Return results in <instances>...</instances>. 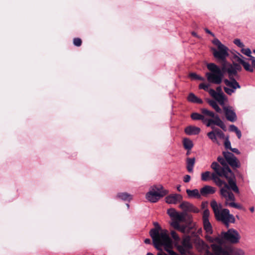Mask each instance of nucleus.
<instances>
[{"label": "nucleus", "mask_w": 255, "mask_h": 255, "mask_svg": "<svg viewBox=\"0 0 255 255\" xmlns=\"http://www.w3.org/2000/svg\"><path fill=\"white\" fill-rule=\"evenodd\" d=\"M224 76L228 79H224V84L227 87H224V92L227 94L231 95L235 93L237 89L241 88L237 80L240 78L239 74L231 63H227L224 60Z\"/></svg>", "instance_id": "f257e3e1"}, {"label": "nucleus", "mask_w": 255, "mask_h": 255, "mask_svg": "<svg viewBox=\"0 0 255 255\" xmlns=\"http://www.w3.org/2000/svg\"><path fill=\"white\" fill-rule=\"evenodd\" d=\"M212 118L213 119H207L206 122V126L211 127L212 129V131L207 133V135L213 143L220 145L221 143L220 140H223V131L215 126H218L223 129V122L217 115H215L214 117Z\"/></svg>", "instance_id": "f03ea898"}, {"label": "nucleus", "mask_w": 255, "mask_h": 255, "mask_svg": "<svg viewBox=\"0 0 255 255\" xmlns=\"http://www.w3.org/2000/svg\"><path fill=\"white\" fill-rule=\"evenodd\" d=\"M218 162L214 161L211 165L214 172L211 174V178L215 184L220 187V194L223 197V180L221 178L223 177V157L219 156L217 158Z\"/></svg>", "instance_id": "7ed1b4c3"}, {"label": "nucleus", "mask_w": 255, "mask_h": 255, "mask_svg": "<svg viewBox=\"0 0 255 255\" xmlns=\"http://www.w3.org/2000/svg\"><path fill=\"white\" fill-rule=\"evenodd\" d=\"M207 68L209 72L205 73V76L210 83L220 84L223 78V65L220 67L213 63H207Z\"/></svg>", "instance_id": "20e7f679"}, {"label": "nucleus", "mask_w": 255, "mask_h": 255, "mask_svg": "<svg viewBox=\"0 0 255 255\" xmlns=\"http://www.w3.org/2000/svg\"><path fill=\"white\" fill-rule=\"evenodd\" d=\"M224 178L227 182L224 181V189L232 191L235 193H239V189L237 185L236 179L234 173L232 172L229 165L224 162Z\"/></svg>", "instance_id": "39448f33"}, {"label": "nucleus", "mask_w": 255, "mask_h": 255, "mask_svg": "<svg viewBox=\"0 0 255 255\" xmlns=\"http://www.w3.org/2000/svg\"><path fill=\"white\" fill-rule=\"evenodd\" d=\"M151 190L146 194V198L151 203L157 202L161 198L167 195L168 191L163 189L161 185H154Z\"/></svg>", "instance_id": "423d86ee"}, {"label": "nucleus", "mask_w": 255, "mask_h": 255, "mask_svg": "<svg viewBox=\"0 0 255 255\" xmlns=\"http://www.w3.org/2000/svg\"><path fill=\"white\" fill-rule=\"evenodd\" d=\"M154 248L159 251H161V246L164 247V250H170L172 248V241L169 237L166 231H163L160 234V237L156 239L155 243H153Z\"/></svg>", "instance_id": "0eeeda50"}, {"label": "nucleus", "mask_w": 255, "mask_h": 255, "mask_svg": "<svg viewBox=\"0 0 255 255\" xmlns=\"http://www.w3.org/2000/svg\"><path fill=\"white\" fill-rule=\"evenodd\" d=\"M241 236L235 229H229L227 232H224V244L236 245L240 242Z\"/></svg>", "instance_id": "6e6552de"}, {"label": "nucleus", "mask_w": 255, "mask_h": 255, "mask_svg": "<svg viewBox=\"0 0 255 255\" xmlns=\"http://www.w3.org/2000/svg\"><path fill=\"white\" fill-rule=\"evenodd\" d=\"M208 240L210 242L217 243L219 244H212L211 248L215 255H223V248L221 246L223 245V230L220 232V237L213 238L211 237H208Z\"/></svg>", "instance_id": "1a4fd4ad"}, {"label": "nucleus", "mask_w": 255, "mask_h": 255, "mask_svg": "<svg viewBox=\"0 0 255 255\" xmlns=\"http://www.w3.org/2000/svg\"><path fill=\"white\" fill-rule=\"evenodd\" d=\"M227 101V97L224 95V105ZM224 116L228 121L231 122H235L237 120L236 114L233 107L224 105Z\"/></svg>", "instance_id": "9d476101"}, {"label": "nucleus", "mask_w": 255, "mask_h": 255, "mask_svg": "<svg viewBox=\"0 0 255 255\" xmlns=\"http://www.w3.org/2000/svg\"><path fill=\"white\" fill-rule=\"evenodd\" d=\"M212 207L217 220L223 222V208L221 203L218 204L215 200L211 202Z\"/></svg>", "instance_id": "9b49d317"}, {"label": "nucleus", "mask_w": 255, "mask_h": 255, "mask_svg": "<svg viewBox=\"0 0 255 255\" xmlns=\"http://www.w3.org/2000/svg\"><path fill=\"white\" fill-rule=\"evenodd\" d=\"M224 160L228 165H230L233 169H236L240 166V163L237 158L231 152H224Z\"/></svg>", "instance_id": "f8f14e48"}, {"label": "nucleus", "mask_w": 255, "mask_h": 255, "mask_svg": "<svg viewBox=\"0 0 255 255\" xmlns=\"http://www.w3.org/2000/svg\"><path fill=\"white\" fill-rule=\"evenodd\" d=\"M234 245L224 244V255H244L245 253L243 250Z\"/></svg>", "instance_id": "ddd939ff"}, {"label": "nucleus", "mask_w": 255, "mask_h": 255, "mask_svg": "<svg viewBox=\"0 0 255 255\" xmlns=\"http://www.w3.org/2000/svg\"><path fill=\"white\" fill-rule=\"evenodd\" d=\"M209 91L210 95L217 101L219 104L223 107V92H222L221 87H217L216 91L213 89H210Z\"/></svg>", "instance_id": "4468645a"}, {"label": "nucleus", "mask_w": 255, "mask_h": 255, "mask_svg": "<svg viewBox=\"0 0 255 255\" xmlns=\"http://www.w3.org/2000/svg\"><path fill=\"white\" fill-rule=\"evenodd\" d=\"M153 225L155 227L150 230L149 235L152 239L153 243H155L156 239L160 237V234L165 230L162 231L161 227L157 222H154Z\"/></svg>", "instance_id": "2eb2a0df"}, {"label": "nucleus", "mask_w": 255, "mask_h": 255, "mask_svg": "<svg viewBox=\"0 0 255 255\" xmlns=\"http://www.w3.org/2000/svg\"><path fill=\"white\" fill-rule=\"evenodd\" d=\"M179 207L183 210V212L186 213L187 212H191L197 213L199 210L195 207L193 204L187 201H184L179 205Z\"/></svg>", "instance_id": "dca6fc26"}, {"label": "nucleus", "mask_w": 255, "mask_h": 255, "mask_svg": "<svg viewBox=\"0 0 255 255\" xmlns=\"http://www.w3.org/2000/svg\"><path fill=\"white\" fill-rule=\"evenodd\" d=\"M235 218L234 216L230 213V211L228 209H224V226L229 228L230 223H234Z\"/></svg>", "instance_id": "f3484780"}, {"label": "nucleus", "mask_w": 255, "mask_h": 255, "mask_svg": "<svg viewBox=\"0 0 255 255\" xmlns=\"http://www.w3.org/2000/svg\"><path fill=\"white\" fill-rule=\"evenodd\" d=\"M165 200L166 202L168 204H176L182 200V196L178 194L169 195L165 198Z\"/></svg>", "instance_id": "a211bd4d"}, {"label": "nucleus", "mask_w": 255, "mask_h": 255, "mask_svg": "<svg viewBox=\"0 0 255 255\" xmlns=\"http://www.w3.org/2000/svg\"><path fill=\"white\" fill-rule=\"evenodd\" d=\"M200 131L199 128L192 126L187 127L184 130L185 133L189 135H197Z\"/></svg>", "instance_id": "6ab92c4d"}, {"label": "nucleus", "mask_w": 255, "mask_h": 255, "mask_svg": "<svg viewBox=\"0 0 255 255\" xmlns=\"http://www.w3.org/2000/svg\"><path fill=\"white\" fill-rule=\"evenodd\" d=\"M215 192L214 188L209 185H205L200 189V194L203 196L213 194Z\"/></svg>", "instance_id": "aec40b11"}, {"label": "nucleus", "mask_w": 255, "mask_h": 255, "mask_svg": "<svg viewBox=\"0 0 255 255\" xmlns=\"http://www.w3.org/2000/svg\"><path fill=\"white\" fill-rule=\"evenodd\" d=\"M213 55L219 62H223V48L219 49L218 51L215 48H211Z\"/></svg>", "instance_id": "412c9836"}, {"label": "nucleus", "mask_w": 255, "mask_h": 255, "mask_svg": "<svg viewBox=\"0 0 255 255\" xmlns=\"http://www.w3.org/2000/svg\"><path fill=\"white\" fill-rule=\"evenodd\" d=\"M171 225L176 230L181 232L182 233H186L187 231V227L185 225H180L177 221H172Z\"/></svg>", "instance_id": "4be33fe9"}, {"label": "nucleus", "mask_w": 255, "mask_h": 255, "mask_svg": "<svg viewBox=\"0 0 255 255\" xmlns=\"http://www.w3.org/2000/svg\"><path fill=\"white\" fill-rule=\"evenodd\" d=\"M206 101L217 112L220 113L221 112V109L220 108L218 104L219 103L215 99H206Z\"/></svg>", "instance_id": "5701e85b"}, {"label": "nucleus", "mask_w": 255, "mask_h": 255, "mask_svg": "<svg viewBox=\"0 0 255 255\" xmlns=\"http://www.w3.org/2000/svg\"><path fill=\"white\" fill-rule=\"evenodd\" d=\"M186 193L190 198H195L197 199H200L201 198V194L197 189L193 190L187 189Z\"/></svg>", "instance_id": "b1692460"}, {"label": "nucleus", "mask_w": 255, "mask_h": 255, "mask_svg": "<svg viewBox=\"0 0 255 255\" xmlns=\"http://www.w3.org/2000/svg\"><path fill=\"white\" fill-rule=\"evenodd\" d=\"M182 246H184L186 250H191L193 248V245L191 243V238L190 236L185 237L182 241Z\"/></svg>", "instance_id": "393cba45"}, {"label": "nucleus", "mask_w": 255, "mask_h": 255, "mask_svg": "<svg viewBox=\"0 0 255 255\" xmlns=\"http://www.w3.org/2000/svg\"><path fill=\"white\" fill-rule=\"evenodd\" d=\"M116 198L123 201H130L132 199V196L127 192H122L118 193Z\"/></svg>", "instance_id": "a878e982"}, {"label": "nucleus", "mask_w": 255, "mask_h": 255, "mask_svg": "<svg viewBox=\"0 0 255 255\" xmlns=\"http://www.w3.org/2000/svg\"><path fill=\"white\" fill-rule=\"evenodd\" d=\"M195 162V158H187L186 160V167L187 170L189 172H192L193 167Z\"/></svg>", "instance_id": "bb28decb"}, {"label": "nucleus", "mask_w": 255, "mask_h": 255, "mask_svg": "<svg viewBox=\"0 0 255 255\" xmlns=\"http://www.w3.org/2000/svg\"><path fill=\"white\" fill-rule=\"evenodd\" d=\"M187 99L188 101L193 103L201 104L203 102L202 99L198 98L192 93L189 94Z\"/></svg>", "instance_id": "cd10ccee"}, {"label": "nucleus", "mask_w": 255, "mask_h": 255, "mask_svg": "<svg viewBox=\"0 0 255 255\" xmlns=\"http://www.w3.org/2000/svg\"><path fill=\"white\" fill-rule=\"evenodd\" d=\"M237 54L230 51L227 47L224 46V60L226 58H229L232 61L235 59Z\"/></svg>", "instance_id": "c85d7f7f"}, {"label": "nucleus", "mask_w": 255, "mask_h": 255, "mask_svg": "<svg viewBox=\"0 0 255 255\" xmlns=\"http://www.w3.org/2000/svg\"><path fill=\"white\" fill-rule=\"evenodd\" d=\"M186 213L184 212L178 213L177 212L174 217L173 218V221H177L179 222H184L185 220V216Z\"/></svg>", "instance_id": "c756f323"}, {"label": "nucleus", "mask_w": 255, "mask_h": 255, "mask_svg": "<svg viewBox=\"0 0 255 255\" xmlns=\"http://www.w3.org/2000/svg\"><path fill=\"white\" fill-rule=\"evenodd\" d=\"M224 198L226 202L235 201V197L234 194L231 191H227L224 189Z\"/></svg>", "instance_id": "7c9ffc66"}, {"label": "nucleus", "mask_w": 255, "mask_h": 255, "mask_svg": "<svg viewBox=\"0 0 255 255\" xmlns=\"http://www.w3.org/2000/svg\"><path fill=\"white\" fill-rule=\"evenodd\" d=\"M183 144L184 148L188 150H191L193 146L192 141L188 138H184L183 139Z\"/></svg>", "instance_id": "2f4dec72"}, {"label": "nucleus", "mask_w": 255, "mask_h": 255, "mask_svg": "<svg viewBox=\"0 0 255 255\" xmlns=\"http://www.w3.org/2000/svg\"><path fill=\"white\" fill-rule=\"evenodd\" d=\"M191 117L193 120H201L203 123L206 124L207 119L205 118L204 116L197 113H193L191 115Z\"/></svg>", "instance_id": "473e14b6"}, {"label": "nucleus", "mask_w": 255, "mask_h": 255, "mask_svg": "<svg viewBox=\"0 0 255 255\" xmlns=\"http://www.w3.org/2000/svg\"><path fill=\"white\" fill-rule=\"evenodd\" d=\"M204 229L206 232L209 234H211L213 232L212 225L209 222V220L203 221Z\"/></svg>", "instance_id": "72a5a7b5"}, {"label": "nucleus", "mask_w": 255, "mask_h": 255, "mask_svg": "<svg viewBox=\"0 0 255 255\" xmlns=\"http://www.w3.org/2000/svg\"><path fill=\"white\" fill-rule=\"evenodd\" d=\"M229 130L230 131L235 132L238 138L239 139L241 138L242 136L241 131H240V130L239 129V128L236 126H235L234 125H230L229 128Z\"/></svg>", "instance_id": "f704fd0d"}, {"label": "nucleus", "mask_w": 255, "mask_h": 255, "mask_svg": "<svg viewBox=\"0 0 255 255\" xmlns=\"http://www.w3.org/2000/svg\"><path fill=\"white\" fill-rule=\"evenodd\" d=\"M211 173L210 171H206L201 173V180L204 181H207L212 180Z\"/></svg>", "instance_id": "c9c22d12"}, {"label": "nucleus", "mask_w": 255, "mask_h": 255, "mask_svg": "<svg viewBox=\"0 0 255 255\" xmlns=\"http://www.w3.org/2000/svg\"><path fill=\"white\" fill-rule=\"evenodd\" d=\"M225 205L229 206V207H233L236 209H240V210L243 209V207H242V206L240 205L239 204L235 203L234 201H232L231 202H226V203L224 204V206Z\"/></svg>", "instance_id": "e433bc0d"}, {"label": "nucleus", "mask_w": 255, "mask_h": 255, "mask_svg": "<svg viewBox=\"0 0 255 255\" xmlns=\"http://www.w3.org/2000/svg\"><path fill=\"white\" fill-rule=\"evenodd\" d=\"M241 64L243 65L246 71L250 72H253L254 71V69L251 66L250 64L249 63L245 62L244 60L241 61Z\"/></svg>", "instance_id": "4c0bfd02"}, {"label": "nucleus", "mask_w": 255, "mask_h": 255, "mask_svg": "<svg viewBox=\"0 0 255 255\" xmlns=\"http://www.w3.org/2000/svg\"><path fill=\"white\" fill-rule=\"evenodd\" d=\"M237 53L238 54V55H236V57H235V59H234V60L232 61V64H234L235 63H237V62H239L240 64L241 63V61H243V59H242V58H244V57L241 54H240L239 53L237 52Z\"/></svg>", "instance_id": "58836bf2"}, {"label": "nucleus", "mask_w": 255, "mask_h": 255, "mask_svg": "<svg viewBox=\"0 0 255 255\" xmlns=\"http://www.w3.org/2000/svg\"><path fill=\"white\" fill-rule=\"evenodd\" d=\"M201 112L203 115L205 116H209L212 118L214 117V113L213 112L210 111L206 109H202L201 110Z\"/></svg>", "instance_id": "ea45409f"}, {"label": "nucleus", "mask_w": 255, "mask_h": 255, "mask_svg": "<svg viewBox=\"0 0 255 255\" xmlns=\"http://www.w3.org/2000/svg\"><path fill=\"white\" fill-rule=\"evenodd\" d=\"M212 43L217 46L218 49L223 48V44L217 38L214 39L212 40Z\"/></svg>", "instance_id": "a19ab883"}, {"label": "nucleus", "mask_w": 255, "mask_h": 255, "mask_svg": "<svg viewBox=\"0 0 255 255\" xmlns=\"http://www.w3.org/2000/svg\"><path fill=\"white\" fill-rule=\"evenodd\" d=\"M177 212L173 208H170L167 210V214L168 215L173 219Z\"/></svg>", "instance_id": "79ce46f5"}, {"label": "nucleus", "mask_w": 255, "mask_h": 255, "mask_svg": "<svg viewBox=\"0 0 255 255\" xmlns=\"http://www.w3.org/2000/svg\"><path fill=\"white\" fill-rule=\"evenodd\" d=\"M210 215V212L208 209H205L203 214V221L208 220Z\"/></svg>", "instance_id": "37998d69"}, {"label": "nucleus", "mask_w": 255, "mask_h": 255, "mask_svg": "<svg viewBox=\"0 0 255 255\" xmlns=\"http://www.w3.org/2000/svg\"><path fill=\"white\" fill-rule=\"evenodd\" d=\"M171 236L175 241L178 242L180 241V238L179 236L175 231H172L171 232Z\"/></svg>", "instance_id": "c03bdc74"}, {"label": "nucleus", "mask_w": 255, "mask_h": 255, "mask_svg": "<svg viewBox=\"0 0 255 255\" xmlns=\"http://www.w3.org/2000/svg\"><path fill=\"white\" fill-rule=\"evenodd\" d=\"M233 42L235 44H236L240 48H243L245 46V45L241 41L240 39H235Z\"/></svg>", "instance_id": "a18cd8bd"}, {"label": "nucleus", "mask_w": 255, "mask_h": 255, "mask_svg": "<svg viewBox=\"0 0 255 255\" xmlns=\"http://www.w3.org/2000/svg\"><path fill=\"white\" fill-rule=\"evenodd\" d=\"M177 249L178 250V251H179V252L182 254V255H184L186 254V252H187L188 251H189V250H186V249L183 246H180V245H179L178 247H177Z\"/></svg>", "instance_id": "49530a36"}, {"label": "nucleus", "mask_w": 255, "mask_h": 255, "mask_svg": "<svg viewBox=\"0 0 255 255\" xmlns=\"http://www.w3.org/2000/svg\"><path fill=\"white\" fill-rule=\"evenodd\" d=\"M224 147L226 149L229 150L232 148L231 142L228 138H226L224 140Z\"/></svg>", "instance_id": "de8ad7c7"}, {"label": "nucleus", "mask_w": 255, "mask_h": 255, "mask_svg": "<svg viewBox=\"0 0 255 255\" xmlns=\"http://www.w3.org/2000/svg\"><path fill=\"white\" fill-rule=\"evenodd\" d=\"M209 85L205 84L204 83H201L199 86V88L200 89H203L204 90L208 92L209 93V90L210 89H209Z\"/></svg>", "instance_id": "09e8293b"}, {"label": "nucleus", "mask_w": 255, "mask_h": 255, "mask_svg": "<svg viewBox=\"0 0 255 255\" xmlns=\"http://www.w3.org/2000/svg\"><path fill=\"white\" fill-rule=\"evenodd\" d=\"M242 48V49H241V51L243 54H244L248 56H251V51L249 48H247V49H244L243 48Z\"/></svg>", "instance_id": "8fccbe9b"}, {"label": "nucleus", "mask_w": 255, "mask_h": 255, "mask_svg": "<svg viewBox=\"0 0 255 255\" xmlns=\"http://www.w3.org/2000/svg\"><path fill=\"white\" fill-rule=\"evenodd\" d=\"M73 43L76 46H80L82 44V40L79 38H75L73 39Z\"/></svg>", "instance_id": "3c124183"}, {"label": "nucleus", "mask_w": 255, "mask_h": 255, "mask_svg": "<svg viewBox=\"0 0 255 255\" xmlns=\"http://www.w3.org/2000/svg\"><path fill=\"white\" fill-rule=\"evenodd\" d=\"M232 66L234 67V69L236 70V72L238 73V72H240L242 68L241 66L240 65V63H235L234 64H232Z\"/></svg>", "instance_id": "603ef678"}, {"label": "nucleus", "mask_w": 255, "mask_h": 255, "mask_svg": "<svg viewBox=\"0 0 255 255\" xmlns=\"http://www.w3.org/2000/svg\"><path fill=\"white\" fill-rule=\"evenodd\" d=\"M191 179V177L189 175H186L184 177L183 181L185 183H188L190 181Z\"/></svg>", "instance_id": "864d4df0"}, {"label": "nucleus", "mask_w": 255, "mask_h": 255, "mask_svg": "<svg viewBox=\"0 0 255 255\" xmlns=\"http://www.w3.org/2000/svg\"><path fill=\"white\" fill-rule=\"evenodd\" d=\"M198 75H197L195 73H191L189 74V77L192 79L195 80H197Z\"/></svg>", "instance_id": "5fc2aeb1"}, {"label": "nucleus", "mask_w": 255, "mask_h": 255, "mask_svg": "<svg viewBox=\"0 0 255 255\" xmlns=\"http://www.w3.org/2000/svg\"><path fill=\"white\" fill-rule=\"evenodd\" d=\"M166 252L169 254V255H178L176 252H175L174 251H173L172 250V249L170 250H166Z\"/></svg>", "instance_id": "6e6d98bb"}, {"label": "nucleus", "mask_w": 255, "mask_h": 255, "mask_svg": "<svg viewBox=\"0 0 255 255\" xmlns=\"http://www.w3.org/2000/svg\"><path fill=\"white\" fill-rule=\"evenodd\" d=\"M232 152H234L237 154H239L240 153V151L237 148H231L230 149Z\"/></svg>", "instance_id": "4d7b16f0"}, {"label": "nucleus", "mask_w": 255, "mask_h": 255, "mask_svg": "<svg viewBox=\"0 0 255 255\" xmlns=\"http://www.w3.org/2000/svg\"><path fill=\"white\" fill-rule=\"evenodd\" d=\"M250 57V59L252 60V65L253 67H255V63H254V61H255V57H253L251 55V56H249Z\"/></svg>", "instance_id": "13d9d810"}, {"label": "nucleus", "mask_w": 255, "mask_h": 255, "mask_svg": "<svg viewBox=\"0 0 255 255\" xmlns=\"http://www.w3.org/2000/svg\"><path fill=\"white\" fill-rule=\"evenodd\" d=\"M205 31L206 33L210 34L213 37L215 36V34L213 32H212L210 30H209L208 28H205Z\"/></svg>", "instance_id": "bf43d9fd"}, {"label": "nucleus", "mask_w": 255, "mask_h": 255, "mask_svg": "<svg viewBox=\"0 0 255 255\" xmlns=\"http://www.w3.org/2000/svg\"><path fill=\"white\" fill-rule=\"evenodd\" d=\"M144 242L146 244H150L151 243V241L149 239H146L144 240Z\"/></svg>", "instance_id": "052dcab7"}, {"label": "nucleus", "mask_w": 255, "mask_h": 255, "mask_svg": "<svg viewBox=\"0 0 255 255\" xmlns=\"http://www.w3.org/2000/svg\"><path fill=\"white\" fill-rule=\"evenodd\" d=\"M197 80L204 81H205V78L201 76L198 75Z\"/></svg>", "instance_id": "680f3d73"}, {"label": "nucleus", "mask_w": 255, "mask_h": 255, "mask_svg": "<svg viewBox=\"0 0 255 255\" xmlns=\"http://www.w3.org/2000/svg\"><path fill=\"white\" fill-rule=\"evenodd\" d=\"M191 34L193 36L198 37V38H199V36L197 35V34L195 32L192 31Z\"/></svg>", "instance_id": "e2e57ef3"}, {"label": "nucleus", "mask_w": 255, "mask_h": 255, "mask_svg": "<svg viewBox=\"0 0 255 255\" xmlns=\"http://www.w3.org/2000/svg\"><path fill=\"white\" fill-rule=\"evenodd\" d=\"M250 210L251 212L253 213L255 211V208L254 207H251L250 208Z\"/></svg>", "instance_id": "0e129e2a"}, {"label": "nucleus", "mask_w": 255, "mask_h": 255, "mask_svg": "<svg viewBox=\"0 0 255 255\" xmlns=\"http://www.w3.org/2000/svg\"><path fill=\"white\" fill-rule=\"evenodd\" d=\"M180 187H181V186L180 185H178L177 186V190L179 191V192H180L181 191V189H180Z\"/></svg>", "instance_id": "69168bd1"}, {"label": "nucleus", "mask_w": 255, "mask_h": 255, "mask_svg": "<svg viewBox=\"0 0 255 255\" xmlns=\"http://www.w3.org/2000/svg\"><path fill=\"white\" fill-rule=\"evenodd\" d=\"M146 255H154L151 253H147Z\"/></svg>", "instance_id": "338daca9"}, {"label": "nucleus", "mask_w": 255, "mask_h": 255, "mask_svg": "<svg viewBox=\"0 0 255 255\" xmlns=\"http://www.w3.org/2000/svg\"><path fill=\"white\" fill-rule=\"evenodd\" d=\"M202 207H203V208H204V207H205V203H203L202 204Z\"/></svg>", "instance_id": "774afa93"}]
</instances>
